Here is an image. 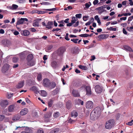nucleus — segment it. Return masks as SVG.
<instances>
[{"label": "nucleus", "mask_w": 133, "mask_h": 133, "mask_svg": "<svg viewBox=\"0 0 133 133\" xmlns=\"http://www.w3.org/2000/svg\"><path fill=\"white\" fill-rule=\"evenodd\" d=\"M115 121L113 119L107 121L105 125V129H111L114 124Z\"/></svg>", "instance_id": "2"}, {"label": "nucleus", "mask_w": 133, "mask_h": 133, "mask_svg": "<svg viewBox=\"0 0 133 133\" xmlns=\"http://www.w3.org/2000/svg\"><path fill=\"white\" fill-rule=\"evenodd\" d=\"M50 86H49V88L51 89H54L56 86V84L54 82H50Z\"/></svg>", "instance_id": "19"}, {"label": "nucleus", "mask_w": 133, "mask_h": 133, "mask_svg": "<svg viewBox=\"0 0 133 133\" xmlns=\"http://www.w3.org/2000/svg\"><path fill=\"white\" fill-rule=\"evenodd\" d=\"M65 51V49L62 48H59L58 50V54L60 55H62Z\"/></svg>", "instance_id": "23"}, {"label": "nucleus", "mask_w": 133, "mask_h": 133, "mask_svg": "<svg viewBox=\"0 0 133 133\" xmlns=\"http://www.w3.org/2000/svg\"><path fill=\"white\" fill-rule=\"evenodd\" d=\"M21 117V116L19 115H16L13 117L12 119L14 121L18 120Z\"/></svg>", "instance_id": "20"}, {"label": "nucleus", "mask_w": 133, "mask_h": 133, "mask_svg": "<svg viewBox=\"0 0 133 133\" xmlns=\"http://www.w3.org/2000/svg\"><path fill=\"white\" fill-rule=\"evenodd\" d=\"M2 43L4 45L8 46L10 44V42L8 40L5 39L2 41Z\"/></svg>", "instance_id": "16"}, {"label": "nucleus", "mask_w": 133, "mask_h": 133, "mask_svg": "<svg viewBox=\"0 0 133 133\" xmlns=\"http://www.w3.org/2000/svg\"><path fill=\"white\" fill-rule=\"evenodd\" d=\"M75 121L72 119L71 118L69 119L68 120V122L70 123H72L73 122H75Z\"/></svg>", "instance_id": "48"}, {"label": "nucleus", "mask_w": 133, "mask_h": 133, "mask_svg": "<svg viewBox=\"0 0 133 133\" xmlns=\"http://www.w3.org/2000/svg\"><path fill=\"white\" fill-rule=\"evenodd\" d=\"M94 21V19L93 17H91L90 18V21H89L91 23H92Z\"/></svg>", "instance_id": "64"}, {"label": "nucleus", "mask_w": 133, "mask_h": 133, "mask_svg": "<svg viewBox=\"0 0 133 133\" xmlns=\"http://www.w3.org/2000/svg\"><path fill=\"white\" fill-rule=\"evenodd\" d=\"M24 81H22L19 82L17 85L16 87L18 89H20L22 88L24 85Z\"/></svg>", "instance_id": "17"}, {"label": "nucleus", "mask_w": 133, "mask_h": 133, "mask_svg": "<svg viewBox=\"0 0 133 133\" xmlns=\"http://www.w3.org/2000/svg\"><path fill=\"white\" fill-rule=\"evenodd\" d=\"M31 12L32 14L35 13H38V10H34L32 11Z\"/></svg>", "instance_id": "52"}, {"label": "nucleus", "mask_w": 133, "mask_h": 133, "mask_svg": "<svg viewBox=\"0 0 133 133\" xmlns=\"http://www.w3.org/2000/svg\"><path fill=\"white\" fill-rule=\"evenodd\" d=\"M59 90L58 88H56L55 90H54L53 91V94L54 95H55L57 94Z\"/></svg>", "instance_id": "37"}, {"label": "nucleus", "mask_w": 133, "mask_h": 133, "mask_svg": "<svg viewBox=\"0 0 133 133\" xmlns=\"http://www.w3.org/2000/svg\"><path fill=\"white\" fill-rule=\"evenodd\" d=\"M98 2V0H95L93 2V4L94 5L97 4Z\"/></svg>", "instance_id": "51"}, {"label": "nucleus", "mask_w": 133, "mask_h": 133, "mask_svg": "<svg viewBox=\"0 0 133 133\" xmlns=\"http://www.w3.org/2000/svg\"><path fill=\"white\" fill-rule=\"evenodd\" d=\"M108 36L107 35L104 34L99 35L98 36V38L99 39H105L107 38Z\"/></svg>", "instance_id": "22"}, {"label": "nucleus", "mask_w": 133, "mask_h": 133, "mask_svg": "<svg viewBox=\"0 0 133 133\" xmlns=\"http://www.w3.org/2000/svg\"><path fill=\"white\" fill-rule=\"evenodd\" d=\"M71 116L72 117L74 116V117L75 118L77 116V113L75 111H73L71 112Z\"/></svg>", "instance_id": "26"}, {"label": "nucleus", "mask_w": 133, "mask_h": 133, "mask_svg": "<svg viewBox=\"0 0 133 133\" xmlns=\"http://www.w3.org/2000/svg\"><path fill=\"white\" fill-rule=\"evenodd\" d=\"M78 101L80 102V103L81 105H83V101H81V99H78Z\"/></svg>", "instance_id": "57"}, {"label": "nucleus", "mask_w": 133, "mask_h": 133, "mask_svg": "<svg viewBox=\"0 0 133 133\" xmlns=\"http://www.w3.org/2000/svg\"><path fill=\"white\" fill-rule=\"evenodd\" d=\"M69 34H66V36L65 37V39L67 41H69L70 38L68 37Z\"/></svg>", "instance_id": "47"}, {"label": "nucleus", "mask_w": 133, "mask_h": 133, "mask_svg": "<svg viewBox=\"0 0 133 133\" xmlns=\"http://www.w3.org/2000/svg\"><path fill=\"white\" fill-rule=\"evenodd\" d=\"M75 71L76 73L77 74L80 73L81 72L79 70H78L77 69H75Z\"/></svg>", "instance_id": "60"}, {"label": "nucleus", "mask_w": 133, "mask_h": 133, "mask_svg": "<svg viewBox=\"0 0 133 133\" xmlns=\"http://www.w3.org/2000/svg\"><path fill=\"white\" fill-rule=\"evenodd\" d=\"M42 19L41 18H38L35 20L32 24L34 26H39V21Z\"/></svg>", "instance_id": "11"}, {"label": "nucleus", "mask_w": 133, "mask_h": 133, "mask_svg": "<svg viewBox=\"0 0 133 133\" xmlns=\"http://www.w3.org/2000/svg\"><path fill=\"white\" fill-rule=\"evenodd\" d=\"M88 18H89V16H84L83 17V20L84 21H87L88 20Z\"/></svg>", "instance_id": "44"}, {"label": "nucleus", "mask_w": 133, "mask_h": 133, "mask_svg": "<svg viewBox=\"0 0 133 133\" xmlns=\"http://www.w3.org/2000/svg\"><path fill=\"white\" fill-rule=\"evenodd\" d=\"M41 94L43 96L45 97L47 95V93L44 90H41L40 91Z\"/></svg>", "instance_id": "32"}, {"label": "nucleus", "mask_w": 133, "mask_h": 133, "mask_svg": "<svg viewBox=\"0 0 133 133\" xmlns=\"http://www.w3.org/2000/svg\"><path fill=\"white\" fill-rule=\"evenodd\" d=\"M53 104V101L52 100H50L48 102V105L49 107H52Z\"/></svg>", "instance_id": "41"}, {"label": "nucleus", "mask_w": 133, "mask_h": 133, "mask_svg": "<svg viewBox=\"0 0 133 133\" xmlns=\"http://www.w3.org/2000/svg\"><path fill=\"white\" fill-rule=\"evenodd\" d=\"M33 56L32 54L29 55L27 56L26 59L27 61L32 60L33 58Z\"/></svg>", "instance_id": "28"}, {"label": "nucleus", "mask_w": 133, "mask_h": 133, "mask_svg": "<svg viewBox=\"0 0 133 133\" xmlns=\"http://www.w3.org/2000/svg\"><path fill=\"white\" fill-rule=\"evenodd\" d=\"M18 7V6L15 4H13L12 6V8L11 9L12 10H15L17 9Z\"/></svg>", "instance_id": "38"}, {"label": "nucleus", "mask_w": 133, "mask_h": 133, "mask_svg": "<svg viewBox=\"0 0 133 133\" xmlns=\"http://www.w3.org/2000/svg\"><path fill=\"white\" fill-rule=\"evenodd\" d=\"M93 103L91 101H88L86 103L85 107L88 110H91L93 109Z\"/></svg>", "instance_id": "4"}, {"label": "nucleus", "mask_w": 133, "mask_h": 133, "mask_svg": "<svg viewBox=\"0 0 133 133\" xmlns=\"http://www.w3.org/2000/svg\"><path fill=\"white\" fill-rule=\"evenodd\" d=\"M53 22L52 21H49L46 24V28L48 29H50L52 28L53 26Z\"/></svg>", "instance_id": "12"}, {"label": "nucleus", "mask_w": 133, "mask_h": 133, "mask_svg": "<svg viewBox=\"0 0 133 133\" xmlns=\"http://www.w3.org/2000/svg\"><path fill=\"white\" fill-rule=\"evenodd\" d=\"M25 100H26V102L27 103H30L31 102L28 98H26L25 99Z\"/></svg>", "instance_id": "58"}, {"label": "nucleus", "mask_w": 133, "mask_h": 133, "mask_svg": "<svg viewBox=\"0 0 133 133\" xmlns=\"http://www.w3.org/2000/svg\"><path fill=\"white\" fill-rule=\"evenodd\" d=\"M37 133H44V131L42 130H38L37 131Z\"/></svg>", "instance_id": "54"}, {"label": "nucleus", "mask_w": 133, "mask_h": 133, "mask_svg": "<svg viewBox=\"0 0 133 133\" xmlns=\"http://www.w3.org/2000/svg\"><path fill=\"white\" fill-rule=\"evenodd\" d=\"M66 107L68 110L71 108L72 107V103L71 101L69 100L66 102Z\"/></svg>", "instance_id": "14"}, {"label": "nucleus", "mask_w": 133, "mask_h": 133, "mask_svg": "<svg viewBox=\"0 0 133 133\" xmlns=\"http://www.w3.org/2000/svg\"><path fill=\"white\" fill-rule=\"evenodd\" d=\"M9 102L7 100H3L0 102V105L2 107L5 108L8 104Z\"/></svg>", "instance_id": "7"}, {"label": "nucleus", "mask_w": 133, "mask_h": 133, "mask_svg": "<svg viewBox=\"0 0 133 133\" xmlns=\"http://www.w3.org/2000/svg\"><path fill=\"white\" fill-rule=\"evenodd\" d=\"M28 109L26 108H25L22 109L20 111V114L22 116L26 114L28 112Z\"/></svg>", "instance_id": "15"}, {"label": "nucleus", "mask_w": 133, "mask_h": 133, "mask_svg": "<svg viewBox=\"0 0 133 133\" xmlns=\"http://www.w3.org/2000/svg\"><path fill=\"white\" fill-rule=\"evenodd\" d=\"M126 124L129 125L131 126L132 125V122H131L130 121L128 122V123H126Z\"/></svg>", "instance_id": "59"}, {"label": "nucleus", "mask_w": 133, "mask_h": 133, "mask_svg": "<svg viewBox=\"0 0 133 133\" xmlns=\"http://www.w3.org/2000/svg\"><path fill=\"white\" fill-rule=\"evenodd\" d=\"M32 131L31 129L27 128L25 129V131H22L21 133H31Z\"/></svg>", "instance_id": "25"}, {"label": "nucleus", "mask_w": 133, "mask_h": 133, "mask_svg": "<svg viewBox=\"0 0 133 133\" xmlns=\"http://www.w3.org/2000/svg\"><path fill=\"white\" fill-rule=\"evenodd\" d=\"M52 114V112L51 111H49L45 114V117L46 118H49L51 116Z\"/></svg>", "instance_id": "29"}, {"label": "nucleus", "mask_w": 133, "mask_h": 133, "mask_svg": "<svg viewBox=\"0 0 133 133\" xmlns=\"http://www.w3.org/2000/svg\"><path fill=\"white\" fill-rule=\"evenodd\" d=\"M123 48L125 50L127 51L130 52L132 51V50L131 48L128 46L127 45H124L123 46Z\"/></svg>", "instance_id": "21"}, {"label": "nucleus", "mask_w": 133, "mask_h": 133, "mask_svg": "<svg viewBox=\"0 0 133 133\" xmlns=\"http://www.w3.org/2000/svg\"><path fill=\"white\" fill-rule=\"evenodd\" d=\"M101 110L100 108L96 107L92 111L90 114V119L93 120L97 119L101 114Z\"/></svg>", "instance_id": "1"}, {"label": "nucleus", "mask_w": 133, "mask_h": 133, "mask_svg": "<svg viewBox=\"0 0 133 133\" xmlns=\"http://www.w3.org/2000/svg\"><path fill=\"white\" fill-rule=\"evenodd\" d=\"M9 66L8 64H5L3 66L2 69V72L5 73L9 69Z\"/></svg>", "instance_id": "6"}, {"label": "nucleus", "mask_w": 133, "mask_h": 133, "mask_svg": "<svg viewBox=\"0 0 133 133\" xmlns=\"http://www.w3.org/2000/svg\"><path fill=\"white\" fill-rule=\"evenodd\" d=\"M60 113L59 112H55L53 114V116L55 118L58 117L59 116Z\"/></svg>", "instance_id": "33"}, {"label": "nucleus", "mask_w": 133, "mask_h": 133, "mask_svg": "<svg viewBox=\"0 0 133 133\" xmlns=\"http://www.w3.org/2000/svg\"><path fill=\"white\" fill-rule=\"evenodd\" d=\"M24 21L27 22L28 21V20L26 18H21L20 20L17 21L16 23V25L23 24L24 23Z\"/></svg>", "instance_id": "8"}, {"label": "nucleus", "mask_w": 133, "mask_h": 133, "mask_svg": "<svg viewBox=\"0 0 133 133\" xmlns=\"http://www.w3.org/2000/svg\"><path fill=\"white\" fill-rule=\"evenodd\" d=\"M91 5V4L90 2H89L88 3H87L85 4V7L84 8H86L87 9H88Z\"/></svg>", "instance_id": "36"}, {"label": "nucleus", "mask_w": 133, "mask_h": 133, "mask_svg": "<svg viewBox=\"0 0 133 133\" xmlns=\"http://www.w3.org/2000/svg\"><path fill=\"white\" fill-rule=\"evenodd\" d=\"M86 89L87 92L86 94L88 96L91 95V92L90 87L89 86H86Z\"/></svg>", "instance_id": "13"}, {"label": "nucleus", "mask_w": 133, "mask_h": 133, "mask_svg": "<svg viewBox=\"0 0 133 133\" xmlns=\"http://www.w3.org/2000/svg\"><path fill=\"white\" fill-rule=\"evenodd\" d=\"M78 47H75L73 50V54H77L78 52Z\"/></svg>", "instance_id": "35"}, {"label": "nucleus", "mask_w": 133, "mask_h": 133, "mask_svg": "<svg viewBox=\"0 0 133 133\" xmlns=\"http://www.w3.org/2000/svg\"><path fill=\"white\" fill-rule=\"evenodd\" d=\"M69 19L68 18L66 19L65 20H64V22L66 23H69Z\"/></svg>", "instance_id": "55"}, {"label": "nucleus", "mask_w": 133, "mask_h": 133, "mask_svg": "<svg viewBox=\"0 0 133 133\" xmlns=\"http://www.w3.org/2000/svg\"><path fill=\"white\" fill-rule=\"evenodd\" d=\"M50 80L48 79L44 78L43 80V85L45 87L49 88L50 84Z\"/></svg>", "instance_id": "3"}, {"label": "nucleus", "mask_w": 133, "mask_h": 133, "mask_svg": "<svg viewBox=\"0 0 133 133\" xmlns=\"http://www.w3.org/2000/svg\"><path fill=\"white\" fill-rule=\"evenodd\" d=\"M5 116L3 115H0V121H2L4 119Z\"/></svg>", "instance_id": "42"}, {"label": "nucleus", "mask_w": 133, "mask_h": 133, "mask_svg": "<svg viewBox=\"0 0 133 133\" xmlns=\"http://www.w3.org/2000/svg\"><path fill=\"white\" fill-rule=\"evenodd\" d=\"M75 16L76 18H80L81 17L82 14H77Z\"/></svg>", "instance_id": "46"}, {"label": "nucleus", "mask_w": 133, "mask_h": 133, "mask_svg": "<svg viewBox=\"0 0 133 133\" xmlns=\"http://www.w3.org/2000/svg\"><path fill=\"white\" fill-rule=\"evenodd\" d=\"M93 34H90V35L87 34H83L80 35L79 36L81 37H87L89 36H91Z\"/></svg>", "instance_id": "27"}, {"label": "nucleus", "mask_w": 133, "mask_h": 133, "mask_svg": "<svg viewBox=\"0 0 133 133\" xmlns=\"http://www.w3.org/2000/svg\"><path fill=\"white\" fill-rule=\"evenodd\" d=\"M13 95V94H10V93L9 94H8V99L11 98L12 96Z\"/></svg>", "instance_id": "53"}, {"label": "nucleus", "mask_w": 133, "mask_h": 133, "mask_svg": "<svg viewBox=\"0 0 133 133\" xmlns=\"http://www.w3.org/2000/svg\"><path fill=\"white\" fill-rule=\"evenodd\" d=\"M42 76L41 74H38L37 76V79L38 81H40L42 80Z\"/></svg>", "instance_id": "34"}, {"label": "nucleus", "mask_w": 133, "mask_h": 133, "mask_svg": "<svg viewBox=\"0 0 133 133\" xmlns=\"http://www.w3.org/2000/svg\"><path fill=\"white\" fill-rule=\"evenodd\" d=\"M51 65L54 68H56L58 66L57 62L55 61H53L51 62Z\"/></svg>", "instance_id": "18"}, {"label": "nucleus", "mask_w": 133, "mask_h": 133, "mask_svg": "<svg viewBox=\"0 0 133 133\" xmlns=\"http://www.w3.org/2000/svg\"><path fill=\"white\" fill-rule=\"evenodd\" d=\"M52 47L53 46L51 45H48L46 49V51L47 52H49L52 48Z\"/></svg>", "instance_id": "31"}, {"label": "nucleus", "mask_w": 133, "mask_h": 133, "mask_svg": "<svg viewBox=\"0 0 133 133\" xmlns=\"http://www.w3.org/2000/svg\"><path fill=\"white\" fill-rule=\"evenodd\" d=\"M103 87L99 85H96L95 87L96 92L98 94L101 93L102 91Z\"/></svg>", "instance_id": "5"}, {"label": "nucleus", "mask_w": 133, "mask_h": 133, "mask_svg": "<svg viewBox=\"0 0 133 133\" xmlns=\"http://www.w3.org/2000/svg\"><path fill=\"white\" fill-rule=\"evenodd\" d=\"M127 1H123L122 2V4L123 5H125L126 4Z\"/></svg>", "instance_id": "61"}, {"label": "nucleus", "mask_w": 133, "mask_h": 133, "mask_svg": "<svg viewBox=\"0 0 133 133\" xmlns=\"http://www.w3.org/2000/svg\"><path fill=\"white\" fill-rule=\"evenodd\" d=\"M44 12L42 11H38V14H42L44 13Z\"/></svg>", "instance_id": "56"}, {"label": "nucleus", "mask_w": 133, "mask_h": 133, "mask_svg": "<svg viewBox=\"0 0 133 133\" xmlns=\"http://www.w3.org/2000/svg\"><path fill=\"white\" fill-rule=\"evenodd\" d=\"M78 40V39L77 38H73L71 39V41H72L75 44H76L77 43V41Z\"/></svg>", "instance_id": "39"}, {"label": "nucleus", "mask_w": 133, "mask_h": 133, "mask_svg": "<svg viewBox=\"0 0 133 133\" xmlns=\"http://www.w3.org/2000/svg\"><path fill=\"white\" fill-rule=\"evenodd\" d=\"M79 24V21H77L75 24L73 25V26L74 27H76Z\"/></svg>", "instance_id": "50"}, {"label": "nucleus", "mask_w": 133, "mask_h": 133, "mask_svg": "<svg viewBox=\"0 0 133 133\" xmlns=\"http://www.w3.org/2000/svg\"><path fill=\"white\" fill-rule=\"evenodd\" d=\"M15 108V107L14 105L12 104L9 105L8 108V111L10 112H14Z\"/></svg>", "instance_id": "9"}, {"label": "nucleus", "mask_w": 133, "mask_h": 133, "mask_svg": "<svg viewBox=\"0 0 133 133\" xmlns=\"http://www.w3.org/2000/svg\"><path fill=\"white\" fill-rule=\"evenodd\" d=\"M48 58L47 57V56L46 55H44L43 57V59L44 61H45L47 60Z\"/></svg>", "instance_id": "62"}, {"label": "nucleus", "mask_w": 133, "mask_h": 133, "mask_svg": "<svg viewBox=\"0 0 133 133\" xmlns=\"http://www.w3.org/2000/svg\"><path fill=\"white\" fill-rule=\"evenodd\" d=\"M35 64L34 62L32 60L27 61V64L29 66H33Z\"/></svg>", "instance_id": "24"}, {"label": "nucleus", "mask_w": 133, "mask_h": 133, "mask_svg": "<svg viewBox=\"0 0 133 133\" xmlns=\"http://www.w3.org/2000/svg\"><path fill=\"white\" fill-rule=\"evenodd\" d=\"M18 60V58L17 57H14L12 59V61L14 63H15L17 62Z\"/></svg>", "instance_id": "40"}, {"label": "nucleus", "mask_w": 133, "mask_h": 133, "mask_svg": "<svg viewBox=\"0 0 133 133\" xmlns=\"http://www.w3.org/2000/svg\"><path fill=\"white\" fill-rule=\"evenodd\" d=\"M81 31V30L80 29L79 30L77 29H75L73 30V32L74 33H76L77 32H79Z\"/></svg>", "instance_id": "43"}, {"label": "nucleus", "mask_w": 133, "mask_h": 133, "mask_svg": "<svg viewBox=\"0 0 133 133\" xmlns=\"http://www.w3.org/2000/svg\"><path fill=\"white\" fill-rule=\"evenodd\" d=\"M72 94L73 96L75 97H77L80 96L79 93L78 91L74 89L73 90Z\"/></svg>", "instance_id": "10"}, {"label": "nucleus", "mask_w": 133, "mask_h": 133, "mask_svg": "<svg viewBox=\"0 0 133 133\" xmlns=\"http://www.w3.org/2000/svg\"><path fill=\"white\" fill-rule=\"evenodd\" d=\"M36 88L35 86H34L30 89L31 90H32L33 91H35L36 90Z\"/></svg>", "instance_id": "49"}, {"label": "nucleus", "mask_w": 133, "mask_h": 133, "mask_svg": "<svg viewBox=\"0 0 133 133\" xmlns=\"http://www.w3.org/2000/svg\"><path fill=\"white\" fill-rule=\"evenodd\" d=\"M109 30L110 31H116V28H113L112 27H110L109 28Z\"/></svg>", "instance_id": "45"}, {"label": "nucleus", "mask_w": 133, "mask_h": 133, "mask_svg": "<svg viewBox=\"0 0 133 133\" xmlns=\"http://www.w3.org/2000/svg\"><path fill=\"white\" fill-rule=\"evenodd\" d=\"M117 23V22L116 21H114L112 22L111 23V25H114L115 24H116Z\"/></svg>", "instance_id": "63"}, {"label": "nucleus", "mask_w": 133, "mask_h": 133, "mask_svg": "<svg viewBox=\"0 0 133 133\" xmlns=\"http://www.w3.org/2000/svg\"><path fill=\"white\" fill-rule=\"evenodd\" d=\"M78 67L79 68L84 70H87L88 69V68L86 66H84L82 65H79Z\"/></svg>", "instance_id": "30"}]
</instances>
